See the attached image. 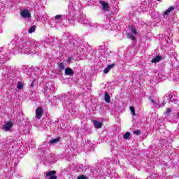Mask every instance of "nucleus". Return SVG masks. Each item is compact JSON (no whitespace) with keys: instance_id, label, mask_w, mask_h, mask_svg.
<instances>
[{"instance_id":"nucleus-15","label":"nucleus","mask_w":179,"mask_h":179,"mask_svg":"<svg viewBox=\"0 0 179 179\" xmlns=\"http://www.w3.org/2000/svg\"><path fill=\"white\" fill-rule=\"evenodd\" d=\"M161 60L162 56H156L152 59L151 62H152V64H157V62H160Z\"/></svg>"},{"instance_id":"nucleus-13","label":"nucleus","mask_w":179,"mask_h":179,"mask_svg":"<svg viewBox=\"0 0 179 179\" xmlns=\"http://www.w3.org/2000/svg\"><path fill=\"white\" fill-rule=\"evenodd\" d=\"M36 115L38 120H40L43 117V109L41 108H38L36 110Z\"/></svg>"},{"instance_id":"nucleus-32","label":"nucleus","mask_w":179,"mask_h":179,"mask_svg":"<svg viewBox=\"0 0 179 179\" xmlns=\"http://www.w3.org/2000/svg\"><path fill=\"white\" fill-rule=\"evenodd\" d=\"M115 66V64H109L106 68H108L110 71V69H112V68H114Z\"/></svg>"},{"instance_id":"nucleus-28","label":"nucleus","mask_w":179,"mask_h":179,"mask_svg":"<svg viewBox=\"0 0 179 179\" xmlns=\"http://www.w3.org/2000/svg\"><path fill=\"white\" fill-rule=\"evenodd\" d=\"M131 136V134L129 132H127L124 134L123 138L124 139H129V137Z\"/></svg>"},{"instance_id":"nucleus-24","label":"nucleus","mask_w":179,"mask_h":179,"mask_svg":"<svg viewBox=\"0 0 179 179\" xmlns=\"http://www.w3.org/2000/svg\"><path fill=\"white\" fill-rule=\"evenodd\" d=\"M92 146V144L90 143V141L85 142L83 145L84 149H87V148H90Z\"/></svg>"},{"instance_id":"nucleus-16","label":"nucleus","mask_w":179,"mask_h":179,"mask_svg":"<svg viewBox=\"0 0 179 179\" xmlns=\"http://www.w3.org/2000/svg\"><path fill=\"white\" fill-rule=\"evenodd\" d=\"M94 125L95 128L100 129L103 127V123L96 120H94Z\"/></svg>"},{"instance_id":"nucleus-12","label":"nucleus","mask_w":179,"mask_h":179,"mask_svg":"<svg viewBox=\"0 0 179 179\" xmlns=\"http://www.w3.org/2000/svg\"><path fill=\"white\" fill-rule=\"evenodd\" d=\"M99 52L101 57H103L104 58L107 57L106 50H104V46H103V45L99 46Z\"/></svg>"},{"instance_id":"nucleus-35","label":"nucleus","mask_w":179,"mask_h":179,"mask_svg":"<svg viewBox=\"0 0 179 179\" xmlns=\"http://www.w3.org/2000/svg\"><path fill=\"white\" fill-rule=\"evenodd\" d=\"M134 135H140L141 131L139 130H136V131H134Z\"/></svg>"},{"instance_id":"nucleus-41","label":"nucleus","mask_w":179,"mask_h":179,"mask_svg":"<svg viewBox=\"0 0 179 179\" xmlns=\"http://www.w3.org/2000/svg\"><path fill=\"white\" fill-rule=\"evenodd\" d=\"M2 31H3L2 30V28L0 27V33H2Z\"/></svg>"},{"instance_id":"nucleus-6","label":"nucleus","mask_w":179,"mask_h":179,"mask_svg":"<svg viewBox=\"0 0 179 179\" xmlns=\"http://www.w3.org/2000/svg\"><path fill=\"white\" fill-rule=\"evenodd\" d=\"M164 101L169 104H178V97L176 95L167 94L164 96Z\"/></svg>"},{"instance_id":"nucleus-27","label":"nucleus","mask_w":179,"mask_h":179,"mask_svg":"<svg viewBox=\"0 0 179 179\" xmlns=\"http://www.w3.org/2000/svg\"><path fill=\"white\" fill-rule=\"evenodd\" d=\"M57 142H59V138H54V139L51 140L50 141V143L51 145H54V143H57Z\"/></svg>"},{"instance_id":"nucleus-17","label":"nucleus","mask_w":179,"mask_h":179,"mask_svg":"<svg viewBox=\"0 0 179 179\" xmlns=\"http://www.w3.org/2000/svg\"><path fill=\"white\" fill-rule=\"evenodd\" d=\"M36 29H37V27L36 25H33L31 26L29 30H28V33H29V34H31L32 33H34L36 31Z\"/></svg>"},{"instance_id":"nucleus-31","label":"nucleus","mask_w":179,"mask_h":179,"mask_svg":"<svg viewBox=\"0 0 179 179\" xmlns=\"http://www.w3.org/2000/svg\"><path fill=\"white\" fill-rule=\"evenodd\" d=\"M131 31L132 34L136 35L137 32H136V29L135 28L131 27Z\"/></svg>"},{"instance_id":"nucleus-5","label":"nucleus","mask_w":179,"mask_h":179,"mask_svg":"<svg viewBox=\"0 0 179 179\" xmlns=\"http://www.w3.org/2000/svg\"><path fill=\"white\" fill-rule=\"evenodd\" d=\"M100 169V168H99ZM97 167L96 168V172L97 173V176L100 177H110V178H113V177H117L118 175L115 173V171L114 169L111 170L108 169V171L105 173L104 171H101L103 169H101L100 170Z\"/></svg>"},{"instance_id":"nucleus-42","label":"nucleus","mask_w":179,"mask_h":179,"mask_svg":"<svg viewBox=\"0 0 179 179\" xmlns=\"http://www.w3.org/2000/svg\"><path fill=\"white\" fill-rule=\"evenodd\" d=\"M115 164H118L119 162H115Z\"/></svg>"},{"instance_id":"nucleus-43","label":"nucleus","mask_w":179,"mask_h":179,"mask_svg":"<svg viewBox=\"0 0 179 179\" xmlns=\"http://www.w3.org/2000/svg\"><path fill=\"white\" fill-rule=\"evenodd\" d=\"M69 99H72V95H70V97H69Z\"/></svg>"},{"instance_id":"nucleus-26","label":"nucleus","mask_w":179,"mask_h":179,"mask_svg":"<svg viewBox=\"0 0 179 179\" xmlns=\"http://www.w3.org/2000/svg\"><path fill=\"white\" fill-rule=\"evenodd\" d=\"M48 16L47 15H42L40 19L42 20V22H46Z\"/></svg>"},{"instance_id":"nucleus-25","label":"nucleus","mask_w":179,"mask_h":179,"mask_svg":"<svg viewBox=\"0 0 179 179\" xmlns=\"http://www.w3.org/2000/svg\"><path fill=\"white\" fill-rule=\"evenodd\" d=\"M55 175V171H51L46 173L47 177H53Z\"/></svg>"},{"instance_id":"nucleus-19","label":"nucleus","mask_w":179,"mask_h":179,"mask_svg":"<svg viewBox=\"0 0 179 179\" xmlns=\"http://www.w3.org/2000/svg\"><path fill=\"white\" fill-rule=\"evenodd\" d=\"M173 10H174V7L171 6L166 10L164 11V15H169V13L173 12Z\"/></svg>"},{"instance_id":"nucleus-36","label":"nucleus","mask_w":179,"mask_h":179,"mask_svg":"<svg viewBox=\"0 0 179 179\" xmlns=\"http://www.w3.org/2000/svg\"><path fill=\"white\" fill-rule=\"evenodd\" d=\"M109 71H110V70L108 69V67H106V68L103 70L104 73H108Z\"/></svg>"},{"instance_id":"nucleus-11","label":"nucleus","mask_w":179,"mask_h":179,"mask_svg":"<svg viewBox=\"0 0 179 179\" xmlns=\"http://www.w3.org/2000/svg\"><path fill=\"white\" fill-rule=\"evenodd\" d=\"M77 169L79 173H85L86 172V170H87V166L83 164H80L78 166Z\"/></svg>"},{"instance_id":"nucleus-7","label":"nucleus","mask_w":179,"mask_h":179,"mask_svg":"<svg viewBox=\"0 0 179 179\" xmlns=\"http://www.w3.org/2000/svg\"><path fill=\"white\" fill-rule=\"evenodd\" d=\"M150 101L152 106H155V108H160V107H164V104H166L164 102H162V103L159 104V101L157 99H153L152 97H149Z\"/></svg>"},{"instance_id":"nucleus-3","label":"nucleus","mask_w":179,"mask_h":179,"mask_svg":"<svg viewBox=\"0 0 179 179\" xmlns=\"http://www.w3.org/2000/svg\"><path fill=\"white\" fill-rule=\"evenodd\" d=\"M139 8H133L132 11H130L129 13V20H131V22H134L135 24H139L140 26H142L144 24L145 22L142 21V20L138 18V16H139V13H141V10H139Z\"/></svg>"},{"instance_id":"nucleus-2","label":"nucleus","mask_w":179,"mask_h":179,"mask_svg":"<svg viewBox=\"0 0 179 179\" xmlns=\"http://www.w3.org/2000/svg\"><path fill=\"white\" fill-rule=\"evenodd\" d=\"M83 9V6L79 0H73L69 2L67 8V15L71 17H75L80 13V10Z\"/></svg>"},{"instance_id":"nucleus-21","label":"nucleus","mask_w":179,"mask_h":179,"mask_svg":"<svg viewBox=\"0 0 179 179\" xmlns=\"http://www.w3.org/2000/svg\"><path fill=\"white\" fill-rule=\"evenodd\" d=\"M105 101L106 103H110V95L108 94V92L105 93Z\"/></svg>"},{"instance_id":"nucleus-39","label":"nucleus","mask_w":179,"mask_h":179,"mask_svg":"<svg viewBox=\"0 0 179 179\" xmlns=\"http://www.w3.org/2000/svg\"><path fill=\"white\" fill-rule=\"evenodd\" d=\"M104 27H105L106 30H107V29H108L109 27H108V25H106Z\"/></svg>"},{"instance_id":"nucleus-45","label":"nucleus","mask_w":179,"mask_h":179,"mask_svg":"<svg viewBox=\"0 0 179 179\" xmlns=\"http://www.w3.org/2000/svg\"><path fill=\"white\" fill-rule=\"evenodd\" d=\"M178 117H179V112H178Z\"/></svg>"},{"instance_id":"nucleus-4","label":"nucleus","mask_w":179,"mask_h":179,"mask_svg":"<svg viewBox=\"0 0 179 179\" xmlns=\"http://www.w3.org/2000/svg\"><path fill=\"white\" fill-rule=\"evenodd\" d=\"M78 22L82 24H86L90 27H94L96 30H101V25L97 23L90 22V21L86 18V15L85 14H82L80 15V18L78 19Z\"/></svg>"},{"instance_id":"nucleus-33","label":"nucleus","mask_w":179,"mask_h":179,"mask_svg":"<svg viewBox=\"0 0 179 179\" xmlns=\"http://www.w3.org/2000/svg\"><path fill=\"white\" fill-rule=\"evenodd\" d=\"M130 110L131 111L133 115H135V108L134 106L130 107Z\"/></svg>"},{"instance_id":"nucleus-30","label":"nucleus","mask_w":179,"mask_h":179,"mask_svg":"<svg viewBox=\"0 0 179 179\" xmlns=\"http://www.w3.org/2000/svg\"><path fill=\"white\" fill-rule=\"evenodd\" d=\"M59 68L61 70L65 69V65L64 64V63H59Z\"/></svg>"},{"instance_id":"nucleus-46","label":"nucleus","mask_w":179,"mask_h":179,"mask_svg":"<svg viewBox=\"0 0 179 179\" xmlns=\"http://www.w3.org/2000/svg\"><path fill=\"white\" fill-rule=\"evenodd\" d=\"M107 168H108V169H110L108 166H107Z\"/></svg>"},{"instance_id":"nucleus-8","label":"nucleus","mask_w":179,"mask_h":179,"mask_svg":"<svg viewBox=\"0 0 179 179\" xmlns=\"http://www.w3.org/2000/svg\"><path fill=\"white\" fill-rule=\"evenodd\" d=\"M99 3L101 6L102 10L104 12H110V6L108 5V3L104 1H100Z\"/></svg>"},{"instance_id":"nucleus-18","label":"nucleus","mask_w":179,"mask_h":179,"mask_svg":"<svg viewBox=\"0 0 179 179\" xmlns=\"http://www.w3.org/2000/svg\"><path fill=\"white\" fill-rule=\"evenodd\" d=\"M23 87H24V83L19 81L17 84V89L18 90H22V89H23Z\"/></svg>"},{"instance_id":"nucleus-40","label":"nucleus","mask_w":179,"mask_h":179,"mask_svg":"<svg viewBox=\"0 0 179 179\" xmlns=\"http://www.w3.org/2000/svg\"><path fill=\"white\" fill-rule=\"evenodd\" d=\"M70 61H71V57H69V58L66 60L67 62H70Z\"/></svg>"},{"instance_id":"nucleus-1","label":"nucleus","mask_w":179,"mask_h":179,"mask_svg":"<svg viewBox=\"0 0 179 179\" xmlns=\"http://www.w3.org/2000/svg\"><path fill=\"white\" fill-rule=\"evenodd\" d=\"M40 45V42L31 39L29 41L23 40L16 42L15 48H13V47H15L13 44L9 45L8 48L10 49L8 50H6L5 48H0V69L4 71L3 73L4 79H8L13 76V70H12V68L5 66L6 61L10 59L9 55H10V54H13L16 52V51L22 52V54H27L28 55L30 54H37Z\"/></svg>"},{"instance_id":"nucleus-23","label":"nucleus","mask_w":179,"mask_h":179,"mask_svg":"<svg viewBox=\"0 0 179 179\" xmlns=\"http://www.w3.org/2000/svg\"><path fill=\"white\" fill-rule=\"evenodd\" d=\"M127 38H130V40H135V37L134 36V35H132V33L131 32L127 33Z\"/></svg>"},{"instance_id":"nucleus-38","label":"nucleus","mask_w":179,"mask_h":179,"mask_svg":"<svg viewBox=\"0 0 179 179\" xmlns=\"http://www.w3.org/2000/svg\"><path fill=\"white\" fill-rule=\"evenodd\" d=\"M49 179H57V176H51Z\"/></svg>"},{"instance_id":"nucleus-22","label":"nucleus","mask_w":179,"mask_h":179,"mask_svg":"<svg viewBox=\"0 0 179 179\" xmlns=\"http://www.w3.org/2000/svg\"><path fill=\"white\" fill-rule=\"evenodd\" d=\"M64 17H65V16L57 15L55 17V20H64Z\"/></svg>"},{"instance_id":"nucleus-14","label":"nucleus","mask_w":179,"mask_h":179,"mask_svg":"<svg viewBox=\"0 0 179 179\" xmlns=\"http://www.w3.org/2000/svg\"><path fill=\"white\" fill-rule=\"evenodd\" d=\"M65 75L67 76H73V70L71 68H66L64 71Z\"/></svg>"},{"instance_id":"nucleus-10","label":"nucleus","mask_w":179,"mask_h":179,"mask_svg":"<svg viewBox=\"0 0 179 179\" xmlns=\"http://www.w3.org/2000/svg\"><path fill=\"white\" fill-rule=\"evenodd\" d=\"M21 16L24 17V19H29V17L31 16V14L29 10H23L21 11Z\"/></svg>"},{"instance_id":"nucleus-9","label":"nucleus","mask_w":179,"mask_h":179,"mask_svg":"<svg viewBox=\"0 0 179 179\" xmlns=\"http://www.w3.org/2000/svg\"><path fill=\"white\" fill-rule=\"evenodd\" d=\"M12 127H13V122L11 121L6 122L3 125V129L6 131V132L10 131L12 129Z\"/></svg>"},{"instance_id":"nucleus-44","label":"nucleus","mask_w":179,"mask_h":179,"mask_svg":"<svg viewBox=\"0 0 179 179\" xmlns=\"http://www.w3.org/2000/svg\"><path fill=\"white\" fill-rule=\"evenodd\" d=\"M74 45H78V44L74 43Z\"/></svg>"},{"instance_id":"nucleus-37","label":"nucleus","mask_w":179,"mask_h":179,"mask_svg":"<svg viewBox=\"0 0 179 179\" xmlns=\"http://www.w3.org/2000/svg\"><path fill=\"white\" fill-rule=\"evenodd\" d=\"M34 82H31V84H30V87L31 88V87H34Z\"/></svg>"},{"instance_id":"nucleus-29","label":"nucleus","mask_w":179,"mask_h":179,"mask_svg":"<svg viewBox=\"0 0 179 179\" xmlns=\"http://www.w3.org/2000/svg\"><path fill=\"white\" fill-rule=\"evenodd\" d=\"M171 113V108H167L165 113L166 117H169L170 115V113Z\"/></svg>"},{"instance_id":"nucleus-20","label":"nucleus","mask_w":179,"mask_h":179,"mask_svg":"<svg viewBox=\"0 0 179 179\" xmlns=\"http://www.w3.org/2000/svg\"><path fill=\"white\" fill-rule=\"evenodd\" d=\"M120 9H118V8L117 7H113L111 10L110 13L112 15H115L117 14V12H119Z\"/></svg>"},{"instance_id":"nucleus-34","label":"nucleus","mask_w":179,"mask_h":179,"mask_svg":"<svg viewBox=\"0 0 179 179\" xmlns=\"http://www.w3.org/2000/svg\"><path fill=\"white\" fill-rule=\"evenodd\" d=\"M77 179H87V178L85 177V175H81L80 176H78Z\"/></svg>"},{"instance_id":"nucleus-47","label":"nucleus","mask_w":179,"mask_h":179,"mask_svg":"<svg viewBox=\"0 0 179 179\" xmlns=\"http://www.w3.org/2000/svg\"><path fill=\"white\" fill-rule=\"evenodd\" d=\"M157 1H160V0H157Z\"/></svg>"}]
</instances>
